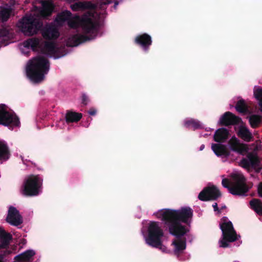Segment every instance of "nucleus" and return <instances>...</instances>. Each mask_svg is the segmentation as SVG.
Here are the masks:
<instances>
[{"instance_id":"obj_19","label":"nucleus","mask_w":262,"mask_h":262,"mask_svg":"<svg viewBox=\"0 0 262 262\" xmlns=\"http://www.w3.org/2000/svg\"><path fill=\"white\" fill-rule=\"evenodd\" d=\"M135 41L145 50H146L147 47L151 43L150 36L146 34L137 36L135 38Z\"/></svg>"},{"instance_id":"obj_33","label":"nucleus","mask_w":262,"mask_h":262,"mask_svg":"<svg viewBox=\"0 0 262 262\" xmlns=\"http://www.w3.org/2000/svg\"><path fill=\"white\" fill-rule=\"evenodd\" d=\"M8 31L6 30H4L0 32V41L4 39V38H7Z\"/></svg>"},{"instance_id":"obj_20","label":"nucleus","mask_w":262,"mask_h":262,"mask_svg":"<svg viewBox=\"0 0 262 262\" xmlns=\"http://www.w3.org/2000/svg\"><path fill=\"white\" fill-rule=\"evenodd\" d=\"M211 148L217 156L227 157L229 151L225 145L220 144H212Z\"/></svg>"},{"instance_id":"obj_7","label":"nucleus","mask_w":262,"mask_h":262,"mask_svg":"<svg viewBox=\"0 0 262 262\" xmlns=\"http://www.w3.org/2000/svg\"><path fill=\"white\" fill-rule=\"evenodd\" d=\"M42 179L36 175H31L26 178L21 189V193L26 196L38 195L41 189Z\"/></svg>"},{"instance_id":"obj_5","label":"nucleus","mask_w":262,"mask_h":262,"mask_svg":"<svg viewBox=\"0 0 262 262\" xmlns=\"http://www.w3.org/2000/svg\"><path fill=\"white\" fill-rule=\"evenodd\" d=\"M49 70L47 59L42 56H37L29 60L26 67V73L29 79L34 83L41 81Z\"/></svg>"},{"instance_id":"obj_22","label":"nucleus","mask_w":262,"mask_h":262,"mask_svg":"<svg viewBox=\"0 0 262 262\" xmlns=\"http://www.w3.org/2000/svg\"><path fill=\"white\" fill-rule=\"evenodd\" d=\"M92 4L87 2H77L71 5L70 7L72 10L77 11L83 10L86 8H91Z\"/></svg>"},{"instance_id":"obj_14","label":"nucleus","mask_w":262,"mask_h":262,"mask_svg":"<svg viewBox=\"0 0 262 262\" xmlns=\"http://www.w3.org/2000/svg\"><path fill=\"white\" fill-rule=\"evenodd\" d=\"M235 129L237 135L244 140L248 142L252 139L251 133L242 120L235 126Z\"/></svg>"},{"instance_id":"obj_21","label":"nucleus","mask_w":262,"mask_h":262,"mask_svg":"<svg viewBox=\"0 0 262 262\" xmlns=\"http://www.w3.org/2000/svg\"><path fill=\"white\" fill-rule=\"evenodd\" d=\"M228 130L225 128L217 129L213 136L214 140L216 142H224L229 136Z\"/></svg>"},{"instance_id":"obj_4","label":"nucleus","mask_w":262,"mask_h":262,"mask_svg":"<svg viewBox=\"0 0 262 262\" xmlns=\"http://www.w3.org/2000/svg\"><path fill=\"white\" fill-rule=\"evenodd\" d=\"M142 232L147 245L158 248L163 252L168 253L170 251L164 245L166 236L159 223L150 222Z\"/></svg>"},{"instance_id":"obj_1","label":"nucleus","mask_w":262,"mask_h":262,"mask_svg":"<svg viewBox=\"0 0 262 262\" xmlns=\"http://www.w3.org/2000/svg\"><path fill=\"white\" fill-rule=\"evenodd\" d=\"M157 218L168 223V228L170 234L176 238L172 241L171 246L176 255L182 253L186 249V240L182 237L189 231L187 224L192 216L190 208L184 207L178 210L163 209L155 213Z\"/></svg>"},{"instance_id":"obj_11","label":"nucleus","mask_w":262,"mask_h":262,"mask_svg":"<svg viewBox=\"0 0 262 262\" xmlns=\"http://www.w3.org/2000/svg\"><path fill=\"white\" fill-rule=\"evenodd\" d=\"M41 47L40 41L36 38L29 39L19 45L21 52L24 55H28L31 50H36Z\"/></svg>"},{"instance_id":"obj_9","label":"nucleus","mask_w":262,"mask_h":262,"mask_svg":"<svg viewBox=\"0 0 262 262\" xmlns=\"http://www.w3.org/2000/svg\"><path fill=\"white\" fill-rule=\"evenodd\" d=\"M232 183L229 188L231 193L234 195H244L248 191L245 179L241 173H237L233 175Z\"/></svg>"},{"instance_id":"obj_37","label":"nucleus","mask_w":262,"mask_h":262,"mask_svg":"<svg viewBox=\"0 0 262 262\" xmlns=\"http://www.w3.org/2000/svg\"><path fill=\"white\" fill-rule=\"evenodd\" d=\"M258 193L260 196H262V184H260L258 188Z\"/></svg>"},{"instance_id":"obj_3","label":"nucleus","mask_w":262,"mask_h":262,"mask_svg":"<svg viewBox=\"0 0 262 262\" xmlns=\"http://www.w3.org/2000/svg\"><path fill=\"white\" fill-rule=\"evenodd\" d=\"M42 9L34 8L32 13L29 16H26L17 24V27L25 35L30 36L36 34L41 26L39 21L40 16L50 15L53 9V5L51 0L41 2Z\"/></svg>"},{"instance_id":"obj_39","label":"nucleus","mask_w":262,"mask_h":262,"mask_svg":"<svg viewBox=\"0 0 262 262\" xmlns=\"http://www.w3.org/2000/svg\"><path fill=\"white\" fill-rule=\"evenodd\" d=\"M82 100H83V102L86 101V97L85 96H83L82 97Z\"/></svg>"},{"instance_id":"obj_28","label":"nucleus","mask_w":262,"mask_h":262,"mask_svg":"<svg viewBox=\"0 0 262 262\" xmlns=\"http://www.w3.org/2000/svg\"><path fill=\"white\" fill-rule=\"evenodd\" d=\"M249 120L251 126L253 127H255L261 122V117L259 115H252L249 117Z\"/></svg>"},{"instance_id":"obj_31","label":"nucleus","mask_w":262,"mask_h":262,"mask_svg":"<svg viewBox=\"0 0 262 262\" xmlns=\"http://www.w3.org/2000/svg\"><path fill=\"white\" fill-rule=\"evenodd\" d=\"M185 125L188 127H191L194 128H196L199 126V123L192 119L186 121Z\"/></svg>"},{"instance_id":"obj_30","label":"nucleus","mask_w":262,"mask_h":262,"mask_svg":"<svg viewBox=\"0 0 262 262\" xmlns=\"http://www.w3.org/2000/svg\"><path fill=\"white\" fill-rule=\"evenodd\" d=\"M235 108L236 111L239 113H244L247 111V106L243 100L238 101Z\"/></svg>"},{"instance_id":"obj_27","label":"nucleus","mask_w":262,"mask_h":262,"mask_svg":"<svg viewBox=\"0 0 262 262\" xmlns=\"http://www.w3.org/2000/svg\"><path fill=\"white\" fill-rule=\"evenodd\" d=\"M11 235L5 232L4 229L0 227V241L4 245H6L11 239Z\"/></svg>"},{"instance_id":"obj_34","label":"nucleus","mask_w":262,"mask_h":262,"mask_svg":"<svg viewBox=\"0 0 262 262\" xmlns=\"http://www.w3.org/2000/svg\"><path fill=\"white\" fill-rule=\"evenodd\" d=\"M74 41H73V42H72V41H69L68 42V43L70 46H77L78 45V40L77 38H74Z\"/></svg>"},{"instance_id":"obj_12","label":"nucleus","mask_w":262,"mask_h":262,"mask_svg":"<svg viewBox=\"0 0 262 262\" xmlns=\"http://www.w3.org/2000/svg\"><path fill=\"white\" fill-rule=\"evenodd\" d=\"M6 221L11 225L15 226H17L23 223V219L19 212L13 207L9 208Z\"/></svg>"},{"instance_id":"obj_16","label":"nucleus","mask_w":262,"mask_h":262,"mask_svg":"<svg viewBox=\"0 0 262 262\" xmlns=\"http://www.w3.org/2000/svg\"><path fill=\"white\" fill-rule=\"evenodd\" d=\"M260 161L257 156L255 155L251 154L248 157L247 159H243L241 162V165L247 169L250 167L256 168L259 166Z\"/></svg>"},{"instance_id":"obj_2","label":"nucleus","mask_w":262,"mask_h":262,"mask_svg":"<svg viewBox=\"0 0 262 262\" xmlns=\"http://www.w3.org/2000/svg\"><path fill=\"white\" fill-rule=\"evenodd\" d=\"M98 19V15L93 9L90 10L81 17L78 15L72 17L70 11H64L57 15L54 23L60 26L67 23L71 28L79 29L84 33H94L97 29Z\"/></svg>"},{"instance_id":"obj_25","label":"nucleus","mask_w":262,"mask_h":262,"mask_svg":"<svg viewBox=\"0 0 262 262\" xmlns=\"http://www.w3.org/2000/svg\"><path fill=\"white\" fill-rule=\"evenodd\" d=\"M82 117L81 113L76 112H68L66 114V118L68 122H77L79 121Z\"/></svg>"},{"instance_id":"obj_6","label":"nucleus","mask_w":262,"mask_h":262,"mask_svg":"<svg viewBox=\"0 0 262 262\" xmlns=\"http://www.w3.org/2000/svg\"><path fill=\"white\" fill-rule=\"evenodd\" d=\"M220 226L222 232V237L219 241L220 247H228L229 243L233 242L239 237L234 230L231 222L227 217H224L221 219Z\"/></svg>"},{"instance_id":"obj_38","label":"nucleus","mask_w":262,"mask_h":262,"mask_svg":"<svg viewBox=\"0 0 262 262\" xmlns=\"http://www.w3.org/2000/svg\"><path fill=\"white\" fill-rule=\"evenodd\" d=\"M212 207L214 209V211H216L218 210V208H217V203H215L214 204H213L212 205Z\"/></svg>"},{"instance_id":"obj_32","label":"nucleus","mask_w":262,"mask_h":262,"mask_svg":"<svg viewBox=\"0 0 262 262\" xmlns=\"http://www.w3.org/2000/svg\"><path fill=\"white\" fill-rule=\"evenodd\" d=\"M46 50H48L50 53H52L54 51V45L53 44H46L45 45Z\"/></svg>"},{"instance_id":"obj_15","label":"nucleus","mask_w":262,"mask_h":262,"mask_svg":"<svg viewBox=\"0 0 262 262\" xmlns=\"http://www.w3.org/2000/svg\"><path fill=\"white\" fill-rule=\"evenodd\" d=\"M228 143L231 150L237 151L238 153L243 154L247 150V146L241 143L239 140L235 136L231 137Z\"/></svg>"},{"instance_id":"obj_43","label":"nucleus","mask_w":262,"mask_h":262,"mask_svg":"<svg viewBox=\"0 0 262 262\" xmlns=\"http://www.w3.org/2000/svg\"><path fill=\"white\" fill-rule=\"evenodd\" d=\"M234 262H238V261H234Z\"/></svg>"},{"instance_id":"obj_18","label":"nucleus","mask_w":262,"mask_h":262,"mask_svg":"<svg viewBox=\"0 0 262 262\" xmlns=\"http://www.w3.org/2000/svg\"><path fill=\"white\" fill-rule=\"evenodd\" d=\"M35 254V252L32 250H27L16 255L14 262H30Z\"/></svg>"},{"instance_id":"obj_40","label":"nucleus","mask_w":262,"mask_h":262,"mask_svg":"<svg viewBox=\"0 0 262 262\" xmlns=\"http://www.w3.org/2000/svg\"><path fill=\"white\" fill-rule=\"evenodd\" d=\"M205 147L204 145H202L200 148V150H202Z\"/></svg>"},{"instance_id":"obj_8","label":"nucleus","mask_w":262,"mask_h":262,"mask_svg":"<svg viewBox=\"0 0 262 262\" xmlns=\"http://www.w3.org/2000/svg\"><path fill=\"white\" fill-rule=\"evenodd\" d=\"M19 123L17 117L6 105H0V124L15 127L19 126Z\"/></svg>"},{"instance_id":"obj_41","label":"nucleus","mask_w":262,"mask_h":262,"mask_svg":"<svg viewBox=\"0 0 262 262\" xmlns=\"http://www.w3.org/2000/svg\"><path fill=\"white\" fill-rule=\"evenodd\" d=\"M0 262H3L1 257H0Z\"/></svg>"},{"instance_id":"obj_10","label":"nucleus","mask_w":262,"mask_h":262,"mask_svg":"<svg viewBox=\"0 0 262 262\" xmlns=\"http://www.w3.org/2000/svg\"><path fill=\"white\" fill-rule=\"evenodd\" d=\"M221 195V193L217 188L213 185L208 186L202 191L199 198L202 201H208L215 200Z\"/></svg>"},{"instance_id":"obj_35","label":"nucleus","mask_w":262,"mask_h":262,"mask_svg":"<svg viewBox=\"0 0 262 262\" xmlns=\"http://www.w3.org/2000/svg\"><path fill=\"white\" fill-rule=\"evenodd\" d=\"M229 182L226 179H224L222 180V185L225 187H228L229 186Z\"/></svg>"},{"instance_id":"obj_24","label":"nucleus","mask_w":262,"mask_h":262,"mask_svg":"<svg viewBox=\"0 0 262 262\" xmlns=\"http://www.w3.org/2000/svg\"><path fill=\"white\" fill-rule=\"evenodd\" d=\"M251 207L258 215H262V202L258 200H253L250 202Z\"/></svg>"},{"instance_id":"obj_36","label":"nucleus","mask_w":262,"mask_h":262,"mask_svg":"<svg viewBox=\"0 0 262 262\" xmlns=\"http://www.w3.org/2000/svg\"><path fill=\"white\" fill-rule=\"evenodd\" d=\"M90 115L94 116L96 114L97 110L95 108H92L88 112Z\"/></svg>"},{"instance_id":"obj_13","label":"nucleus","mask_w":262,"mask_h":262,"mask_svg":"<svg viewBox=\"0 0 262 262\" xmlns=\"http://www.w3.org/2000/svg\"><path fill=\"white\" fill-rule=\"evenodd\" d=\"M241 119L236 117L231 113L228 112L223 115L220 118L218 123L222 125H228L230 124L237 125L240 122Z\"/></svg>"},{"instance_id":"obj_23","label":"nucleus","mask_w":262,"mask_h":262,"mask_svg":"<svg viewBox=\"0 0 262 262\" xmlns=\"http://www.w3.org/2000/svg\"><path fill=\"white\" fill-rule=\"evenodd\" d=\"M8 149L5 142L0 141V160H6L9 158Z\"/></svg>"},{"instance_id":"obj_17","label":"nucleus","mask_w":262,"mask_h":262,"mask_svg":"<svg viewBox=\"0 0 262 262\" xmlns=\"http://www.w3.org/2000/svg\"><path fill=\"white\" fill-rule=\"evenodd\" d=\"M59 35L57 29L54 26L47 27L42 32L43 37L48 39H56L59 36Z\"/></svg>"},{"instance_id":"obj_26","label":"nucleus","mask_w":262,"mask_h":262,"mask_svg":"<svg viewBox=\"0 0 262 262\" xmlns=\"http://www.w3.org/2000/svg\"><path fill=\"white\" fill-rule=\"evenodd\" d=\"M254 97L258 101L260 110L262 112V88L256 86L254 88Z\"/></svg>"},{"instance_id":"obj_29","label":"nucleus","mask_w":262,"mask_h":262,"mask_svg":"<svg viewBox=\"0 0 262 262\" xmlns=\"http://www.w3.org/2000/svg\"><path fill=\"white\" fill-rule=\"evenodd\" d=\"M10 12L11 10L9 8L2 9L0 11V20L7 21L10 16Z\"/></svg>"},{"instance_id":"obj_42","label":"nucleus","mask_w":262,"mask_h":262,"mask_svg":"<svg viewBox=\"0 0 262 262\" xmlns=\"http://www.w3.org/2000/svg\"><path fill=\"white\" fill-rule=\"evenodd\" d=\"M117 5H118V3H116L115 5V7H116Z\"/></svg>"}]
</instances>
